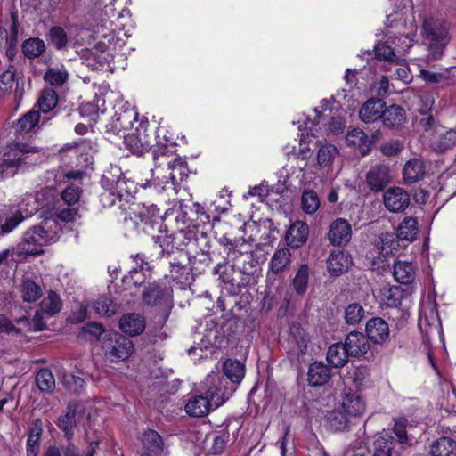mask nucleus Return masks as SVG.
Segmentation results:
<instances>
[{
	"mask_svg": "<svg viewBox=\"0 0 456 456\" xmlns=\"http://www.w3.org/2000/svg\"><path fill=\"white\" fill-rule=\"evenodd\" d=\"M226 384V379L218 373L208 374L200 384V394L187 402L185 411L191 417H203L224 404L235 390V387L228 388Z\"/></svg>",
	"mask_w": 456,
	"mask_h": 456,
	"instance_id": "nucleus-1",
	"label": "nucleus"
},
{
	"mask_svg": "<svg viewBox=\"0 0 456 456\" xmlns=\"http://www.w3.org/2000/svg\"><path fill=\"white\" fill-rule=\"evenodd\" d=\"M213 274L217 276V285L222 293L228 296L238 295L253 281L252 270L246 265L236 268L234 265L219 263L215 266Z\"/></svg>",
	"mask_w": 456,
	"mask_h": 456,
	"instance_id": "nucleus-2",
	"label": "nucleus"
},
{
	"mask_svg": "<svg viewBox=\"0 0 456 456\" xmlns=\"http://www.w3.org/2000/svg\"><path fill=\"white\" fill-rule=\"evenodd\" d=\"M104 191L100 200L104 208H110L131 194L133 183L127 180L118 167H111L102 177Z\"/></svg>",
	"mask_w": 456,
	"mask_h": 456,
	"instance_id": "nucleus-3",
	"label": "nucleus"
},
{
	"mask_svg": "<svg viewBox=\"0 0 456 456\" xmlns=\"http://www.w3.org/2000/svg\"><path fill=\"white\" fill-rule=\"evenodd\" d=\"M101 349L105 361L118 363L129 358L134 352V343L117 331H108L102 337Z\"/></svg>",
	"mask_w": 456,
	"mask_h": 456,
	"instance_id": "nucleus-4",
	"label": "nucleus"
},
{
	"mask_svg": "<svg viewBox=\"0 0 456 456\" xmlns=\"http://www.w3.org/2000/svg\"><path fill=\"white\" fill-rule=\"evenodd\" d=\"M422 35L426 44L429 45L432 54L436 58L440 56L449 42L446 22L434 18L425 20L422 26Z\"/></svg>",
	"mask_w": 456,
	"mask_h": 456,
	"instance_id": "nucleus-5",
	"label": "nucleus"
},
{
	"mask_svg": "<svg viewBox=\"0 0 456 456\" xmlns=\"http://www.w3.org/2000/svg\"><path fill=\"white\" fill-rule=\"evenodd\" d=\"M39 150L28 143L12 142L0 159V174L12 176L28 154L37 153Z\"/></svg>",
	"mask_w": 456,
	"mask_h": 456,
	"instance_id": "nucleus-6",
	"label": "nucleus"
},
{
	"mask_svg": "<svg viewBox=\"0 0 456 456\" xmlns=\"http://www.w3.org/2000/svg\"><path fill=\"white\" fill-rule=\"evenodd\" d=\"M153 159L158 167L167 165L170 170L169 179L173 184L180 183L187 178L186 163L181 158L175 157L167 147L158 146L153 151Z\"/></svg>",
	"mask_w": 456,
	"mask_h": 456,
	"instance_id": "nucleus-7",
	"label": "nucleus"
},
{
	"mask_svg": "<svg viewBox=\"0 0 456 456\" xmlns=\"http://www.w3.org/2000/svg\"><path fill=\"white\" fill-rule=\"evenodd\" d=\"M137 118V112L132 108L121 107L117 110L110 120L105 125V133L109 140L114 136L125 137Z\"/></svg>",
	"mask_w": 456,
	"mask_h": 456,
	"instance_id": "nucleus-8",
	"label": "nucleus"
},
{
	"mask_svg": "<svg viewBox=\"0 0 456 456\" xmlns=\"http://www.w3.org/2000/svg\"><path fill=\"white\" fill-rule=\"evenodd\" d=\"M85 415V407L81 403H69L65 414L60 416L57 426L64 433L68 440L74 435V429Z\"/></svg>",
	"mask_w": 456,
	"mask_h": 456,
	"instance_id": "nucleus-9",
	"label": "nucleus"
},
{
	"mask_svg": "<svg viewBox=\"0 0 456 456\" xmlns=\"http://www.w3.org/2000/svg\"><path fill=\"white\" fill-rule=\"evenodd\" d=\"M352 238V226L344 218L335 219L329 227L327 239L335 247L346 246Z\"/></svg>",
	"mask_w": 456,
	"mask_h": 456,
	"instance_id": "nucleus-10",
	"label": "nucleus"
},
{
	"mask_svg": "<svg viewBox=\"0 0 456 456\" xmlns=\"http://www.w3.org/2000/svg\"><path fill=\"white\" fill-rule=\"evenodd\" d=\"M383 203L389 212L401 213L409 207L410 195L401 187H391L384 192Z\"/></svg>",
	"mask_w": 456,
	"mask_h": 456,
	"instance_id": "nucleus-11",
	"label": "nucleus"
},
{
	"mask_svg": "<svg viewBox=\"0 0 456 456\" xmlns=\"http://www.w3.org/2000/svg\"><path fill=\"white\" fill-rule=\"evenodd\" d=\"M366 182L373 191H381L391 182L389 167L384 164H377L366 174Z\"/></svg>",
	"mask_w": 456,
	"mask_h": 456,
	"instance_id": "nucleus-12",
	"label": "nucleus"
},
{
	"mask_svg": "<svg viewBox=\"0 0 456 456\" xmlns=\"http://www.w3.org/2000/svg\"><path fill=\"white\" fill-rule=\"evenodd\" d=\"M119 310H123L121 305L114 302L110 295H102L88 302L83 308V314H117Z\"/></svg>",
	"mask_w": 456,
	"mask_h": 456,
	"instance_id": "nucleus-13",
	"label": "nucleus"
},
{
	"mask_svg": "<svg viewBox=\"0 0 456 456\" xmlns=\"http://www.w3.org/2000/svg\"><path fill=\"white\" fill-rule=\"evenodd\" d=\"M220 319L222 320L221 325L218 326L215 324V330L211 329L209 333L206 335L209 342L216 346L221 344L218 334L222 332L224 336L230 338L232 334L236 333L239 329V320L237 316H230L224 320V315H222Z\"/></svg>",
	"mask_w": 456,
	"mask_h": 456,
	"instance_id": "nucleus-14",
	"label": "nucleus"
},
{
	"mask_svg": "<svg viewBox=\"0 0 456 456\" xmlns=\"http://www.w3.org/2000/svg\"><path fill=\"white\" fill-rule=\"evenodd\" d=\"M350 356L357 357L365 354L370 349L366 336L358 331H351L343 344Z\"/></svg>",
	"mask_w": 456,
	"mask_h": 456,
	"instance_id": "nucleus-15",
	"label": "nucleus"
},
{
	"mask_svg": "<svg viewBox=\"0 0 456 456\" xmlns=\"http://www.w3.org/2000/svg\"><path fill=\"white\" fill-rule=\"evenodd\" d=\"M366 333L368 340L381 343L389 336L388 324L379 316L373 317L366 324Z\"/></svg>",
	"mask_w": 456,
	"mask_h": 456,
	"instance_id": "nucleus-16",
	"label": "nucleus"
},
{
	"mask_svg": "<svg viewBox=\"0 0 456 456\" xmlns=\"http://www.w3.org/2000/svg\"><path fill=\"white\" fill-rule=\"evenodd\" d=\"M308 233L309 230L307 224L304 222L297 221L292 224L287 231L285 237L286 242L289 247L298 248L306 242Z\"/></svg>",
	"mask_w": 456,
	"mask_h": 456,
	"instance_id": "nucleus-17",
	"label": "nucleus"
},
{
	"mask_svg": "<svg viewBox=\"0 0 456 456\" xmlns=\"http://www.w3.org/2000/svg\"><path fill=\"white\" fill-rule=\"evenodd\" d=\"M170 296L169 289L159 283H151L142 292L143 303L147 305H157L167 301Z\"/></svg>",
	"mask_w": 456,
	"mask_h": 456,
	"instance_id": "nucleus-18",
	"label": "nucleus"
},
{
	"mask_svg": "<svg viewBox=\"0 0 456 456\" xmlns=\"http://www.w3.org/2000/svg\"><path fill=\"white\" fill-rule=\"evenodd\" d=\"M425 175L426 167L424 161L417 158L408 160L403 169V181L408 184L422 180Z\"/></svg>",
	"mask_w": 456,
	"mask_h": 456,
	"instance_id": "nucleus-19",
	"label": "nucleus"
},
{
	"mask_svg": "<svg viewBox=\"0 0 456 456\" xmlns=\"http://www.w3.org/2000/svg\"><path fill=\"white\" fill-rule=\"evenodd\" d=\"M339 406L349 417H360L366 410L364 399L355 393L346 394Z\"/></svg>",
	"mask_w": 456,
	"mask_h": 456,
	"instance_id": "nucleus-20",
	"label": "nucleus"
},
{
	"mask_svg": "<svg viewBox=\"0 0 456 456\" xmlns=\"http://www.w3.org/2000/svg\"><path fill=\"white\" fill-rule=\"evenodd\" d=\"M222 241L227 248L229 258L235 260L237 254H240L243 257V261L249 265L250 269L256 268L257 261L254 258L253 255L248 253L247 250L243 252L241 249V248L247 247L245 240H242V242L239 245L240 240L233 241L224 236L222 238Z\"/></svg>",
	"mask_w": 456,
	"mask_h": 456,
	"instance_id": "nucleus-21",
	"label": "nucleus"
},
{
	"mask_svg": "<svg viewBox=\"0 0 456 456\" xmlns=\"http://www.w3.org/2000/svg\"><path fill=\"white\" fill-rule=\"evenodd\" d=\"M385 102L379 99H370L360 109L359 117L365 123H371L381 118Z\"/></svg>",
	"mask_w": 456,
	"mask_h": 456,
	"instance_id": "nucleus-22",
	"label": "nucleus"
},
{
	"mask_svg": "<svg viewBox=\"0 0 456 456\" xmlns=\"http://www.w3.org/2000/svg\"><path fill=\"white\" fill-rule=\"evenodd\" d=\"M456 144V131L436 128V134L431 139V146L436 151H445Z\"/></svg>",
	"mask_w": 456,
	"mask_h": 456,
	"instance_id": "nucleus-23",
	"label": "nucleus"
},
{
	"mask_svg": "<svg viewBox=\"0 0 456 456\" xmlns=\"http://www.w3.org/2000/svg\"><path fill=\"white\" fill-rule=\"evenodd\" d=\"M351 264V256L346 251L332 252L327 262L329 272L336 276L347 271Z\"/></svg>",
	"mask_w": 456,
	"mask_h": 456,
	"instance_id": "nucleus-24",
	"label": "nucleus"
},
{
	"mask_svg": "<svg viewBox=\"0 0 456 456\" xmlns=\"http://www.w3.org/2000/svg\"><path fill=\"white\" fill-rule=\"evenodd\" d=\"M24 242L28 245L45 246L54 240V236L41 225H36L24 233Z\"/></svg>",
	"mask_w": 456,
	"mask_h": 456,
	"instance_id": "nucleus-25",
	"label": "nucleus"
},
{
	"mask_svg": "<svg viewBox=\"0 0 456 456\" xmlns=\"http://www.w3.org/2000/svg\"><path fill=\"white\" fill-rule=\"evenodd\" d=\"M118 324L120 330L129 336L140 335L146 327L143 315H121Z\"/></svg>",
	"mask_w": 456,
	"mask_h": 456,
	"instance_id": "nucleus-26",
	"label": "nucleus"
},
{
	"mask_svg": "<svg viewBox=\"0 0 456 456\" xmlns=\"http://www.w3.org/2000/svg\"><path fill=\"white\" fill-rule=\"evenodd\" d=\"M330 378V371L328 366L322 362H315L310 364L307 379L312 387H321L326 384Z\"/></svg>",
	"mask_w": 456,
	"mask_h": 456,
	"instance_id": "nucleus-27",
	"label": "nucleus"
},
{
	"mask_svg": "<svg viewBox=\"0 0 456 456\" xmlns=\"http://www.w3.org/2000/svg\"><path fill=\"white\" fill-rule=\"evenodd\" d=\"M394 277L402 284H411L416 277L415 266L408 261H396L394 264Z\"/></svg>",
	"mask_w": 456,
	"mask_h": 456,
	"instance_id": "nucleus-28",
	"label": "nucleus"
},
{
	"mask_svg": "<svg viewBox=\"0 0 456 456\" xmlns=\"http://www.w3.org/2000/svg\"><path fill=\"white\" fill-rule=\"evenodd\" d=\"M339 151L330 143L322 144L317 151V164L322 169H330L335 159L338 157Z\"/></svg>",
	"mask_w": 456,
	"mask_h": 456,
	"instance_id": "nucleus-29",
	"label": "nucleus"
},
{
	"mask_svg": "<svg viewBox=\"0 0 456 456\" xmlns=\"http://www.w3.org/2000/svg\"><path fill=\"white\" fill-rule=\"evenodd\" d=\"M418 326L427 339L434 334H440L442 329L439 315H419Z\"/></svg>",
	"mask_w": 456,
	"mask_h": 456,
	"instance_id": "nucleus-30",
	"label": "nucleus"
},
{
	"mask_svg": "<svg viewBox=\"0 0 456 456\" xmlns=\"http://www.w3.org/2000/svg\"><path fill=\"white\" fill-rule=\"evenodd\" d=\"M381 118L385 126L399 127L405 121V112L400 106L393 104L384 109Z\"/></svg>",
	"mask_w": 456,
	"mask_h": 456,
	"instance_id": "nucleus-31",
	"label": "nucleus"
},
{
	"mask_svg": "<svg viewBox=\"0 0 456 456\" xmlns=\"http://www.w3.org/2000/svg\"><path fill=\"white\" fill-rule=\"evenodd\" d=\"M224 373L233 384H240L245 376V365L239 360L227 359L223 365Z\"/></svg>",
	"mask_w": 456,
	"mask_h": 456,
	"instance_id": "nucleus-32",
	"label": "nucleus"
},
{
	"mask_svg": "<svg viewBox=\"0 0 456 456\" xmlns=\"http://www.w3.org/2000/svg\"><path fill=\"white\" fill-rule=\"evenodd\" d=\"M418 232V222L413 217L403 218L397 227V237L402 240L413 241Z\"/></svg>",
	"mask_w": 456,
	"mask_h": 456,
	"instance_id": "nucleus-33",
	"label": "nucleus"
},
{
	"mask_svg": "<svg viewBox=\"0 0 456 456\" xmlns=\"http://www.w3.org/2000/svg\"><path fill=\"white\" fill-rule=\"evenodd\" d=\"M346 142L348 145L358 148L362 154H365L370 150V140L361 129L354 128L349 131L346 134Z\"/></svg>",
	"mask_w": 456,
	"mask_h": 456,
	"instance_id": "nucleus-34",
	"label": "nucleus"
},
{
	"mask_svg": "<svg viewBox=\"0 0 456 456\" xmlns=\"http://www.w3.org/2000/svg\"><path fill=\"white\" fill-rule=\"evenodd\" d=\"M403 297V292L399 286H386L381 289V301L387 307H397L400 305Z\"/></svg>",
	"mask_w": 456,
	"mask_h": 456,
	"instance_id": "nucleus-35",
	"label": "nucleus"
},
{
	"mask_svg": "<svg viewBox=\"0 0 456 456\" xmlns=\"http://www.w3.org/2000/svg\"><path fill=\"white\" fill-rule=\"evenodd\" d=\"M349 354L346 350L344 345L334 344L329 347L327 353L328 362L335 368L344 366L347 362Z\"/></svg>",
	"mask_w": 456,
	"mask_h": 456,
	"instance_id": "nucleus-36",
	"label": "nucleus"
},
{
	"mask_svg": "<svg viewBox=\"0 0 456 456\" xmlns=\"http://www.w3.org/2000/svg\"><path fill=\"white\" fill-rule=\"evenodd\" d=\"M144 448L149 453H159L163 452L165 444L161 436L151 429L145 431L142 439Z\"/></svg>",
	"mask_w": 456,
	"mask_h": 456,
	"instance_id": "nucleus-37",
	"label": "nucleus"
},
{
	"mask_svg": "<svg viewBox=\"0 0 456 456\" xmlns=\"http://www.w3.org/2000/svg\"><path fill=\"white\" fill-rule=\"evenodd\" d=\"M103 326L101 323L91 322L85 324L79 332L77 333V338L86 341H101V336L103 337L105 333Z\"/></svg>",
	"mask_w": 456,
	"mask_h": 456,
	"instance_id": "nucleus-38",
	"label": "nucleus"
},
{
	"mask_svg": "<svg viewBox=\"0 0 456 456\" xmlns=\"http://www.w3.org/2000/svg\"><path fill=\"white\" fill-rule=\"evenodd\" d=\"M309 267L307 265H301L292 280L291 286L297 295L305 294L309 282Z\"/></svg>",
	"mask_w": 456,
	"mask_h": 456,
	"instance_id": "nucleus-39",
	"label": "nucleus"
},
{
	"mask_svg": "<svg viewBox=\"0 0 456 456\" xmlns=\"http://www.w3.org/2000/svg\"><path fill=\"white\" fill-rule=\"evenodd\" d=\"M456 443L450 437H441L431 445L432 456H453Z\"/></svg>",
	"mask_w": 456,
	"mask_h": 456,
	"instance_id": "nucleus-40",
	"label": "nucleus"
},
{
	"mask_svg": "<svg viewBox=\"0 0 456 456\" xmlns=\"http://www.w3.org/2000/svg\"><path fill=\"white\" fill-rule=\"evenodd\" d=\"M151 270L149 273L146 270H140L137 267H132L127 274H126L122 281L126 289H131L132 286L138 287L142 285L147 279H150Z\"/></svg>",
	"mask_w": 456,
	"mask_h": 456,
	"instance_id": "nucleus-41",
	"label": "nucleus"
},
{
	"mask_svg": "<svg viewBox=\"0 0 456 456\" xmlns=\"http://www.w3.org/2000/svg\"><path fill=\"white\" fill-rule=\"evenodd\" d=\"M328 421L330 428L335 431H344L349 424V416L341 409L340 406L334 409L328 414Z\"/></svg>",
	"mask_w": 456,
	"mask_h": 456,
	"instance_id": "nucleus-42",
	"label": "nucleus"
},
{
	"mask_svg": "<svg viewBox=\"0 0 456 456\" xmlns=\"http://www.w3.org/2000/svg\"><path fill=\"white\" fill-rule=\"evenodd\" d=\"M290 251L286 248H278L273 254L270 266L274 273L282 272L290 263Z\"/></svg>",
	"mask_w": 456,
	"mask_h": 456,
	"instance_id": "nucleus-43",
	"label": "nucleus"
},
{
	"mask_svg": "<svg viewBox=\"0 0 456 456\" xmlns=\"http://www.w3.org/2000/svg\"><path fill=\"white\" fill-rule=\"evenodd\" d=\"M42 295L41 288L34 281L26 278L21 283V297L26 302H35Z\"/></svg>",
	"mask_w": 456,
	"mask_h": 456,
	"instance_id": "nucleus-44",
	"label": "nucleus"
},
{
	"mask_svg": "<svg viewBox=\"0 0 456 456\" xmlns=\"http://www.w3.org/2000/svg\"><path fill=\"white\" fill-rule=\"evenodd\" d=\"M159 231L160 234L152 237L154 245L159 248V255L161 256H164L165 255H170L173 250V248H171V243L168 242V240H171V234L168 233L166 226L163 229L162 223L159 228Z\"/></svg>",
	"mask_w": 456,
	"mask_h": 456,
	"instance_id": "nucleus-45",
	"label": "nucleus"
},
{
	"mask_svg": "<svg viewBox=\"0 0 456 456\" xmlns=\"http://www.w3.org/2000/svg\"><path fill=\"white\" fill-rule=\"evenodd\" d=\"M57 102L56 92L53 89L47 88L42 92L37 101V106L41 112L48 113L57 105Z\"/></svg>",
	"mask_w": 456,
	"mask_h": 456,
	"instance_id": "nucleus-46",
	"label": "nucleus"
},
{
	"mask_svg": "<svg viewBox=\"0 0 456 456\" xmlns=\"http://www.w3.org/2000/svg\"><path fill=\"white\" fill-rule=\"evenodd\" d=\"M36 384L42 392H52L55 387V379L48 369H41L36 376Z\"/></svg>",
	"mask_w": 456,
	"mask_h": 456,
	"instance_id": "nucleus-47",
	"label": "nucleus"
},
{
	"mask_svg": "<svg viewBox=\"0 0 456 456\" xmlns=\"http://www.w3.org/2000/svg\"><path fill=\"white\" fill-rule=\"evenodd\" d=\"M40 113L34 109L23 115L17 123V130L19 132H29L38 124Z\"/></svg>",
	"mask_w": 456,
	"mask_h": 456,
	"instance_id": "nucleus-48",
	"label": "nucleus"
},
{
	"mask_svg": "<svg viewBox=\"0 0 456 456\" xmlns=\"http://www.w3.org/2000/svg\"><path fill=\"white\" fill-rule=\"evenodd\" d=\"M348 379L354 384L357 388L363 387L370 377V370L367 366L360 365L353 367L348 371Z\"/></svg>",
	"mask_w": 456,
	"mask_h": 456,
	"instance_id": "nucleus-49",
	"label": "nucleus"
},
{
	"mask_svg": "<svg viewBox=\"0 0 456 456\" xmlns=\"http://www.w3.org/2000/svg\"><path fill=\"white\" fill-rule=\"evenodd\" d=\"M170 234L171 240L168 242L171 243V248L173 249H182L193 239V232L189 229H179Z\"/></svg>",
	"mask_w": 456,
	"mask_h": 456,
	"instance_id": "nucleus-50",
	"label": "nucleus"
},
{
	"mask_svg": "<svg viewBox=\"0 0 456 456\" xmlns=\"http://www.w3.org/2000/svg\"><path fill=\"white\" fill-rule=\"evenodd\" d=\"M41 305L45 314H59L62 308V301L57 293L50 291Z\"/></svg>",
	"mask_w": 456,
	"mask_h": 456,
	"instance_id": "nucleus-51",
	"label": "nucleus"
},
{
	"mask_svg": "<svg viewBox=\"0 0 456 456\" xmlns=\"http://www.w3.org/2000/svg\"><path fill=\"white\" fill-rule=\"evenodd\" d=\"M301 204L305 213H315L320 207V200L317 193L312 190L305 191L301 197Z\"/></svg>",
	"mask_w": 456,
	"mask_h": 456,
	"instance_id": "nucleus-52",
	"label": "nucleus"
},
{
	"mask_svg": "<svg viewBox=\"0 0 456 456\" xmlns=\"http://www.w3.org/2000/svg\"><path fill=\"white\" fill-rule=\"evenodd\" d=\"M396 243L393 233L383 232L376 240V247L381 254L387 255L395 249Z\"/></svg>",
	"mask_w": 456,
	"mask_h": 456,
	"instance_id": "nucleus-53",
	"label": "nucleus"
},
{
	"mask_svg": "<svg viewBox=\"0 0 456 456\" xmlns=\"http://www.w3.org/2000/svg\"><path fill=\"white\" fill-rule=\"evenodd\" d=\"M22 51L28 57H37L45 51V44L38 38H30L24 42Z\"/></svg>",
	"mask_w": 456,
	"mask_h": 456,
	"instance_id": "nucleus-54",
	"label": "nucleus"
},
{
	"mask_svg": "<svg viewBox=\"0 0 456 456\" xmlns=\"http://www.w3.org/2000/svg\"><path fill=\"white\" fill-rule=\"evenodd\" d=\"M393 444V439L390 436L378 437L374 443L373 456H392Z\"/></svg>",
	"mask_w": 456,
	"mask_h": 456,
	"instance_id": "nucleus-55",
	"label": "nucleus"
},
{
	"mask_svg": "<svg viewBox=\"0 0 456 456\" xmlns=\"http://www.w3.org/2000/svg\"><path fill=\"white\" fill-rule=\"evenodd\" d=\"M375 55L377 59L383 60L391 63H398L399 58L395 55L393 48L385 43H379L375 46Z\"/></svg>",
	"mask_w": 456,
	"mask_h": 456,
	"instance_id": "nucleus-56",
	"label": "nucleus"
},
{
	"mask_svg": "<svg viewBox=\"0 0 456 456\" xmlns=\"http://www.w3.org/2000/svg\"><path fill=\"white\" fill-rule=\"evenodd\" d=\"M68 79V72L63 69H50L45 74V80L52 86H61Z\"/></svg>",
	"mask_w": 456,
	"mask_h": 456,
	"instance_id": "nucleus-57",
	"label": "nucleus"
},
{
	"mask_svg": "<svg viewBox=\"0 0 456 456\" xmlns=\"http://www.w3.org/2000/svg\"><path fill=\"white\" fill-rule=\"evenodd\" d=\"M24 219L20 210H16L11 216H7L3 224H1V233L7 234L13 231Z\"/></svg>",
	"mask_w": 456,
	"mask_h": 456,
	"instance_id": "nucleus-58",
	"label": "nucleus"
},
{
	"mask_svg": "<svg viewBox=\"0 0 456 456\" xmlns=\"http://www.w3.org/2000/svg\"><path fill=\"white\" fill-rule=\"evenodd\" d=\"M125 142L134 154L140 155L148 147V143L134 134H126L124 137Z\"/></svg>",
	"mask_w": 456,
	"mask_h": 456,
	"instance_id": "nucleus-59",
	"label": "nucleus"
},
{
	"mask_svg": "<svg viewBox=\"0 0 456 456\" xmlns=\"http://www.w3.org/2000/svg\"><path fill=\"white\" fill-rule=\"evenodd\" d=\"M408 420L405 418H398L395 419V425L393 428L395 435L397 436L401 444H410L411 441L407 436L406 427Z\"/></svg>",
	"mask_w": 456,
	"mask_h": 456,
	"instance_id": "nucleus-60",
	"label": "nucleus"
},
{
	"mask_svg": "<svg viewBox=\"0 0 456 456\" xmlns=\"http://www.w3.org/2000/svg\"><path fill=\"white\" fill-rule=\"evenodd\" d=\"M111 44L108 40V44L103 41L98 42L94 47L93 54L99 60V61H109L111 58L110 47Z\"/></svg>",
	"mask_w": 456,
	"mask_h": 456,
	"instance_id": "nucleus-61",
	"label": "nucleus"
},
{
	"mask_svg": "<svg viewBox=\"0 0 456 456\" xmlns=\"http://www.w3.org/2000/svg\"><path fill=\"white\" fill-rule=\"evenodd\" d=\"M51 43L58 49L64 47L68 38L65 30L61 27H53L49 33Z\"/></svg>",
	"mask_w": 456,
	"mask_h": 456,
	"instance_id": "nucleus-62",
	"label": "nucleus"
},
{
	"mask_svg": "<svg viewBox=\"0 0 456 456\" xmlns=\"http://www.w3.org/2000/svg\"><path fill=\"white\" fill-rule=\"evenodd\" d=\"M81 196V189L77 185L68 186L61 193V199L68 205L77 203Z\"/></svg>",
	"mask_w": 456,
	"mask_h": 456,
	"instance_id": "nucleus-63",
	"label": "nucleus"
},
{
	"mask_svg": "<svg viewBox=\"0 0 456 456\" xmlns=\"http://www.w3.org/2000/svg\"><path fill=\"white\" fill-rule=\"evenodd\" d=\"M20 212L23 211L27 216H31L37 211V202L34 195L26 194L19 203Z\"/></svg>",
	"mask_w": 456,
	"mask_h": 456,
	"instance_id": "nucleus-64",
	"label": "nucleus"
}]
</instances>
